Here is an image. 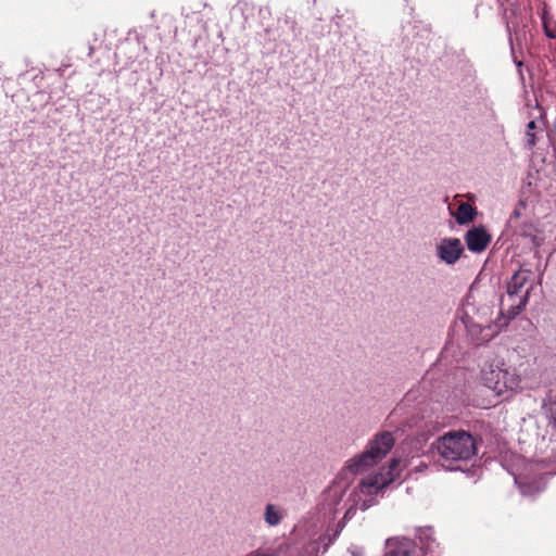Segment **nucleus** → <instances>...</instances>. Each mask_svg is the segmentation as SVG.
Returning a JSON list of instances; mask_svg holds the SVG:
<instances>
[{"label": "nucleus", "instance_id": "17", "mask_svg": "<svg viewBox=\"0 0 556 556\" xmlns=\"http://www.w3.org/2000/svg\"><path fill=\"white\" fill-rule=\"evenodd\" d=\"M554 131H555V137H554V150L556 152V123L554 124Z\"/></svg>", "mask_w": 556, "mask_h": 556}, {"label": "nucleus", "instance_id": "2", "mask_svg": "<svg viewBox=\"0 0 556 556\" xmlns=\"http://www.w3.org/2000/svg\"><path fill=\"white\" fill-rule=\"evenodd\" d=\"M393 445L394 438L391 432L383 431L377 433L374 439L369 441L367 448L359 455L353 457L346 468L352 473L364 471L384 458Z\"/></svg>", "mask_w": 556, "mask_h": 556}, {"label": "nucleus", "instance_id": "5", "mask_svg": "<svg viewBox=\"0 0 556 556\" xmlns=\"http://www.w3.org/2000/svg\"><path fill=\"white\" fill-rule=\"evenodd\" d=\"M437 256L446 265H454L463 255L464 247L458 238H443L437 244Z\"/></svg>", "mask_w": 556, "mask_h": 556}, {"label": "nucleus", "instance_id": "11", "mask_svg": "<svg viewBox=\"0 0 556 556\" xmlns=\"http://www.w3.org/2000/svg\"><path fill=\"white\" fill-rule=\"evenodd\" d=\"M501 376H505V372L494 369H491L489 372L484 374L485 384L498 395L502 394L506 388V384L500 381Z\"/></svg>", "mask_w": 556, "mask_h": 556}, {"label": "nucleus", "instance_id": "9", "mask_svg": "<svg viewBox=\"0 0 556 556\" xmlns=\"http://www.w3.org/2000/svg\"><path fill=\"white\" fill-rule=\"evenodd\" d=\"M287 513L283 508L278 505L268 503L264 509V521L269 527H277L281 523Z\"/></svg>", "mask_w": 556, "mask_h": 556}, {"label": "nucleus", "instance_id": "14", "mask_svg": "<svg viewBox=\"0 0 556 556\" xmlns=\"http://www.w3.org/2000/svg\"><path fill=\"white\" fill-rule=\"evenodd\" d=\"M545 33H546L547 37L556 38V30L549 29L546 25H545Z\"/></svg>", "mask_w": 556, "mask_h": 556}, {"label": "nucleus", "instance_id": "13", "mask_svg": "<svg viewBox=\"0 0 556 556\" xmlns=\"http://www.w3.org/2000/svg\"><path fill=\"white\" fill-rule=\"evenodd\" d=\"M526 207L527 205L523 201H520L517 204L508 220L510 227L517 228V220L522 216V212L526 210Z\"/></svg>", "mask_w": 556, "mask_h": 556}, {"label": "nucleus", "instance_id": "6", "mask_svg": "<svg viewBox=\"0 0 556 556\" xmlns=\"http://www.w3.org/2000/svg\"><path fill=\"white\" fill-rule=\"evenodd\" d=\"M465 242L470 252L481 253L491 242V235L483 226H473L465 233Z\"/></svg>", "mask_w": 556, "mask_h": 556}, {"label": "nucleus", "instance_id": "18", "mask_svg": "<svg viewBox=\"0 0 556 556\" xmlns=\"http://www.w3.org/2000/svg\"><path fill=\"white\" fill-rule=\"evenodd\" d=\"M521 65H522L521 61L517 62V66H521Z\"/></svg>", "mask_w": 556, "mask_h": 556}, {"label": "nucleus", "instance_id": "8", "mask_svg": "<svg viewBox=\"0 0 556 556\" xmlns=\"http://www.w3.org/2000/svg\"><path fill=\"white\" fill-rule=\"evenodd\" d=\"M515 231L520 237L528 239L533 248H539L544 242V236L540 230H538V228L531 220L523 222L520 225H517Z\"/></svg>", "mask_w": 556, "mask_h": 556}, {"label": "nucleus", "instance_id": "16", "mask_svg": "<svg viewBox=\"0 0 556 556\" xmlns=\"http://www.w3.org/2000/svg\"><path fill=\"white\" fill-rule=\"evenodd\" d=\"M249 556H270V555L267 553L261 552V551H256V552L250 554Z\"/></svg>", "mask_w": 556, "mask_h": 556}, {"label": "nucleus", "instance_id": "3", "mask_svg": "<svg viewBox=\"0 0 556 556\" xmlns=\"http://www.w3.org/2000/svg\"><path fill=\"white\" fill-rule=\"evenodd\" d=\"M392 480L393 478L386 479L381 475H375L363 479L352 493V495L357 498L353 500L354 505L346 510L344 518L354 513L355 506L357 505L362 510H366L370 506L375 505L376 500L374 498V495L380 493L392 482Z\"/></svg>", "mask_w": 556, "mask_h": 556}, {"label": "nucleus", "instance_id": "12", "mask_svg": "<svg viewBox=\"0 0 556 556\" xmlns=\"http://www.w3.org/2000/svg\"><path fill=\"white\" fill-rule=\"evenodd\" d=\"M535 128H536L535 121H530L527 125V132H526V137H527L526 147L529 150H532L534 148V146L536 144V136L534 132Z\"/></svg>", "mask_w": 556, "mask_h": 556}, {"label": "nucleus", "instance_id": "10", "mask_svg": "<svg viewBox=\"0 0 556 556\" xmlns=\"http://www.w3.org/2000/svg\"><path fill=\"white\" fill-rule=\"evenodd\" d=\"M453 215L457 224L466 225L476 218L477 210L471 204L463 202L458 205L456 213Z\"/></svg>", "mask_w": 556, "mask_h": 556}, {"label": "nucleus", "instance_id": "15", "mask_svg": "<svg viewBox=\"0 0 556 556\" xmlns=\"http://www.w3.org/2000/svg\"><path fill=\"white\" fill-rule=\"evenodd\" d=\"M400 464V460L399 459H392L391 463H390V470L393 471L396 469V467L399 466Z\"/></svg>", "mask_w": 556, "mask_h": 556}, {"label": "nucleus", "instance_id": "4", "mask_svg": "<svg viewBox=\"0 0 556 556\" xmlns=\"http://www.w3.org/2000/svg\"><path fill=\"white\" fill-rule=\"evenodd\" d=\"M531 276V270L519 269L507 282V300L511 302L507 309L508 319L515 318L527 305L530 289H527L525 293H522V289Z\"/></svg>", "mask_w": 556, "mask_h": 556}, {"label": "nucleus", "instance_id": "7", "mask_svg": "<svg viewBox=\"0 0 556 556\" xmlns=\"http://www.w3.org/2000/svg\"><path fill=\"white\" fill-rule=\"evenodd\" d=\"M384 556H416L417 546L416 544L406 538H393L389 539L386 544Z\"/></svg>", "mask_w": 556, "mask_h": 556}, {"label": "nucleus", "instance_id": "1", "mask_svg": "<svg viewBox=\"0 0 556 556\" xmlns=\"http://www.w3.org/2000/svg\"><path fill=\"white\" fill-rule=\"evenodd\" d=\"M437 463L446 470H465L477 454L475 438L467 431H448L431 445Z\"/></svg>", "mask_w": 556, "mask_h": 556}]
</instances>
